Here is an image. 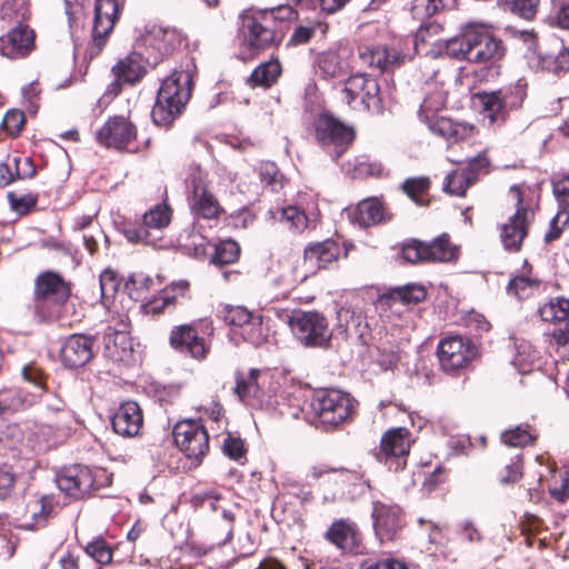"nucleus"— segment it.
Masks as SVG:
<instances>
[{
    "label": "nucleus",
    "mask_w": 569,
    "mask_h": 569,
    "mask_svg": "<svg viewBox=\"0 0 569 569\" xmlns=\"http://www.w3.org/2000/svg\"><path fill=\"white\" fill-rule=\"evenodd\" d=\"M191 76L187 71H174L167 77L157 94L151 117L157 126L168 127L181 112L191 94Z\"/></svg>",
    "instance_id": "obj_2"
},
{
    "label": "nucleus",
    "mask_w": 569,
    "mask_h": 569,
    "mask_svg": "<svg viewBox=\"0 0 569 569\" xmlns=\"http://www.w3.org/2000/svg\"><path fill=\"white\" fill-rule=\"evenodd\" d=\"M292 14L293 11L289 6L242 11L239 18L243 44L250 51H261L279 43L282 36L276 30V21L290 19Z\"/></svg>",
    "instance_id": "obj_1"
},
{
    "label": "nucleus",
    "mask_w": 569,
    "mask_h": 569,
    "mask_svg": "<svg viewBox=\"0 0 569 569\" xmlns=\"http://www.w3.org/2000/svg\"><path fill=\"white\" fill-rule=\"evenodd\" d=\"M278 212L280 213V220L296 232H302L308 227L306 213L295 206L281 208Z\"/></svg>",
    "instance_id": "obj_47"
},
{
    "label": "nucleus",
    "mask_w": 569,
    "mask_h": 569,
    "mask_svg": "<svg viewBox=\"0 0 569 569\" xmlns=\"http://www.w3.org/2000/svg\"><path fill=\"white\" fill-rule=\"evenodd\" d=\"M470 41V22H468L459 36L440 44V51L449 58L469 61Z\"/></svg>",
    "instance_id": "obj_37"
},
{
    "label": "nucleus",
    "mask_w": 569,
    "mask_h": 569,
    "mask_svg": "<svg viewBox=\"0 0 569 569\" xmlns=\"http://www.w3.org/2000/svg\"><path fill=\"white\" fill-rule=\"evenodd\" d=\"M551 22L565 30H569V0H551Z\"/></svg>",
    "instance_id": "obj_55"
},
{
    "label": "nucleus",
    "mask_w": 569,
    "mask_h": 569,
    "mask_svg": "<svg viewBox=\"0 0 569 569\" xmlns=\"http://www.w3.org/2000/svg\"><path fill=\"white\" fill-rule=\"evenodd\" d=\"M499 91L509 109L519 108L526 98V84L520 80L516 84L500 89Z\"/></svg>",
    "instance_id": "obj_52"
},
{
    "label": "nucleus",
    "mask_w": 569,
    "mask_h": 569,
    "mask_svg": "<svg viewBox=\"0 0 569 569\" xmlns=\"http://www.w3.org/2000/svg\"><path fill=\"white\" fill-rule=\"evenodd\" d=\"M22 377L26 381H28L33 390L34 396H41L43 392V381L42 373L39 368L33 365H29L23 367Z\"/></svg>",
    "instance_id": "obj_59"
},
{
    "label": "nucleus",
    "mask_w": 569,
    "mask_h": 569,
    "mask_svg": "<svg viewBox=\"0 0 569 569\" xmlns=\"http://www.w3.org/2000/svg\"><path fill=\"white\" fill-rule=\"evenodd\" d=\"M549 348L555 350L560 359L569 356V326L565 323L563 327L555 329L550 333Z\"/></svg>",
    "instance_id": "obj_49"
},
{
    "label": "nucleus",
    "mask_w": 569,
    "mask_h": 569,
    "mask_svg": "<svg viewBox=\"0 0 569 569\" xmlns=\"http://www.w3.org/2000/svg\"><path fill=\"white\" fill-rule=\"evenodd\" d=\"M339 247L333 241H323L308 246L303 252V261L310 273L327 268L337 260Z\"/></svg>",
    "instance_id": "obj_29"
},
{
    "label": "nucleus",
    "mask_w": 569,
    "mask_h": 569,
    "mask_svg": "<svg viewBox=\"0 0 569 569\" xmlns=\"http://www.w3.org/2000/svg\"><path fill=\"white\" fill-rule=\"evenodd\" d=\"M507 289L518 299H526L539 289V282L536 279L519 276L510 280Z\"/></svg>",
    "instance_id": "obj_44"
},
{
    "label": "nucleus",
    "mask_w": 569,
    "mask_h": 569,
    "mask_svg": "<svg viewBox=\"0 0 569 569\" xmlns=\"http://www.w3.org/2000/svg\"><path fill=\"white\" fill-rule=\"evenodd\" d=\"M93 339L84 335H71L61 348V360L64 366L74 368L81 367L90 361Z\"/></svg>",
    "instance_id": "obj_27"
},
{
    "label": "nucleus",
    "mask_w": 569,
    "mask_h": 569,
    "mask_svg": "<svg viewBox=\"0 0 569 569\" xmlns=\"http://www.w3.org/2000/svg\"><path fill=\"white\" fill-rule=\"evenodd\" d=\"M243 336L253 346H260L266 341V335L262 330L261 321H257L254 318L246 325Z\"/></svg>",
    "instance_id": "obj_60"
},
{
    "label": "nucleus",
    "mask_w": 569,
    "mask_h": 569,
    "mask_svg": "<svg viewBox=\"0 0 569 569\" xmlns=\"http://www.w3.org/2000/svg\"><path fill=\"white\" fill-rule=\"evenodd\" d=\"M114 81L108 88L109 93L118 94L121 84H133L140 81L146 74V62L138 52H132L126 58L120 59L111 69Z\"/></svg>",
    "instance_id": "obj_22"
},
{
    "label": "nucleus",
    "mask_w": 569,
    "mask_h": 569,
    "mask_svg": "<svg viewBox=\"0 0 569 569\" xmlns=\"http://www.w3.org/2000/svg\"><path fill=\"white\" fill-rule=\"evenodd\" d=\"M282 68L277 59L260 63L250 74L247 83L251 88H271L280 78Z\"/></svg>",
    "instance_id": "obj_36"
},
{
    "label": "nucleus",
    "mask_w": 569,
    "mask_h": 569,
    "mask_svg": "<svg viewBox=\"0 0 569 569\" xmlns=\"http://www.w3.org/2000/svg\"><path fill=\"white\" fill-rule=\"evenodd\" d=\"M297 340L305 347H327L332 332L328 319L318 311H296L288 320Z\"/></svg>",
    "instance_id": "obj_4"
},
{
    "label": "nucleus",
    "mask_w": 569,
    "mask_h": 569,
    "mask_svg": "<svg viewBox=\"0 0 569 569\" xmlns=\"http://www.w3.org/2000/svg\"><path fill=\"white\" fill-rule=\"evenodd\" d=\"M410 436V431L402 427L386 431L376 452L377 460L393 472L403 470L411 447Z\"/></svg>",
    "instance_id": "obj_5"
},
{
    "label": "nucleus",
    "mask_w": 569,
    "mask_h": 569,
    "mask_svg": "<svg viewBox=\"0 0 569 569\" xmlns=\"http://www.w3.org/2000/svg\"><path fill=\"white\" fill-rule=\"evenodd\" d=\"M3 19L20 22L30 16L28 0H3L1 6Z\"/></svg>",
    "instance_id": "obj_45"
},
{
    "label": "nucleus",
    "mask_w": 569,
    "mask_h": 569,
    "mask_svg": "<svg viewBox=\"0 0 569 569\" xmlns=\"http://www.w3.org/2000/svg\"><path fill=\"white\" fill-rule=\"evenodd\" d=\"M375 51V61L376 69L381 72L389 71L396 67H399L405 57L397 51L396 49H388L387 47H376Z\"/></svg>",
    "instance_id": "obj_42"
},
{
    "label": "nucleus",
    "mask_w": 569,
    "mask_h": 569,
    "mask_svg": "<svg viewBox=\"0 0 569 569\" xmlns=\"http://www.w3.org/2000/svg\"><path fill=\"white\" fill-rule=\"evenodd\" d=\"M152 283L153 281L149 276L142 272H137L130 276L127 287L130 290V295L136 299H139L142 297L144 291L150 289Z\"/></svg>",
    "instance_id": "obj_57"
},
{
    "label": "nucleus",
    "mask_w": 569,
    "mask_h": 569,
    "mask_svg": "<svg viewBox=\"0 0 569 569\" xmlns=\"http://www.w3.org/2000/svg\"><path fill=\"white\" fill-rule=\"evenodd\" d=\"M389 297L402 305H417L426 299L427 291L422 284L408 283L392 288Z\"/></svg>",
    "instance_id": "obj_40"
},
{
    "label": "nucleus",
    "mask_w": 569,
    "mask_h": 569,
    "mask_svg": "<svg viewBox=\"0 0 569 569\" xmlns=\"http://www.w3.org/2000/svg\"><path fill=\"white\" fill-rule=\"evenodd\" d=\"M58 488L68 496L79 499L93 486V478L89 469L81 466L64 468L57 475Z\"/></svg>",
    "instance_id": "obj_25"
},
{
    "label": "nucleus",
    "mask_w": 569,
    "mask_h": 569,
    "mask_svg": "<svg viewBox=\"0 0 569 569\" xmlns=\"http://www.w3.org/2000/svg\"><path fill=\"white\" fill-rule=\"evenodd\" d=\"M34 296L38 301L62 305L70 296V288L59 274L47 271L37 278Z\"/></svg>",
    "instance_id": "obj_26"
},
{
    "label": "nucleus",
    "mask_w": 569,
    "mask_h": 569,
    "mask_svg": "<svg viewBox=\"0 0 569 569\" xmlns=\"http://www.w3.org/2000/svg\"><path fill=\"white\" fill-rule=\"evenodd\" d=\"M429 187L430 181L425 177L409 178L402 183L403 192L418 204H422L421 197L428 192Z\"/></svg>",
    "instance_id": "obj_50"
},
{
    "label": "nucleus",
    "mask_w": 569,
    "mask_h": 569,
    "mask_svg": "<svg viewBox=\"0 0 569 569\" xmlns=\"http://www.w3.org/2000/svg\"><path fill=\"white\" fill-rule=\"evenodd\" d=\"M428 262H449L456 260L459 253L458 247L450 242L448 234L436 238L432 242H426Z\"/></svg>",
    "instance_id": "obj_38"
},
{
    "label": "nucleus",
    "mask_w": 569,
    "mask_h": 569,
    "mask_svg": "<svg viewBox=\"0 0 569 569\" xmlns=\"http://www.w3.org/2000/svg\"><path fill=\"white\" fill-rule=\"evenodd\" d=\"M509 4L512 13L531 20L538 11L539 0H509Z\"/></svg>",
    "instance_id": "obj_58"
},
{
    "label": "nucleus",
    "mask_w": 569,
    "mask_h": 569,
    "mask_svg": "<svg viewBox=\"0 0 569 569\" xmlns=\"http://www.w3.org/2000/svg\"><path fill=\"white\" fill-rule=\"evenodd\" d=\"M549 491L559 502H563L569 498V469L560 475L559 483L555 482L550 486Z\"/></svg>",
    "instance_id": "obj_61"
},
{
    "label": "nucleus",
    "mask_w": 569,
    "mask_h": 569,
    "mask_svg": "<svg viewBox=\"0 0 569 569\" xmlns=\"http://www.w3.org/2000/svg\"><path fill=\"white\" fill-rule=\"evenodd\" d=\"M372 518L376 536L381 542L393 540L403 525L401 509L397 505L375 502Z\"/></svg>",
    "instance_id": "obj_20"
},
{
    "label": "nucleus",
    "mask_w": 569,
    "mask_h": 569,
    "mask_svg": "<svg viewBox=\"0 0 569 569\" xmlns=\"http://www.w3.org/2000/svg\"><path fill=\"white\" fill-rule=\"evenodd\" d=\"M2 122L11 134H17L24 124V114L19 110H10L6 113Z\"/></svg>",
    "instance_id": "obj_62"
},
{
    "label": "nucleus",
    "mask_w": 569,
    "mask_h": 569,
    "mask_svg": "<svg viewBox=\"0 0 569 569\" xmlns=\"http://www.w3.org/2000/svg\"><path fill=\"white\" fill-rule=\"evenodd\" d=\"M142 422L141 409L134 401L121 403L111 419L114 432L122 437L137 436L142 427Z\"/></svg>",
    "instance_id": "obj_28"
},
{
    "label": "nucleus",
    "mask_w": 569,
    "mask_h": 569,
    "mask_svg": "<svg viewBox=\"0 0 569 569\" xmlns=\"http://www.w3.org/2000/svg\"><path fill=\"white\" fill-rule=\"evenodd\" d=\"M192 189L189 202L194 219H217L222 212V208L216 197L208 190L201 177L192 178Z\"/></svg>",
    "instance_id": "obj_23"
},
{
    "label": "nucleus",
    "mask_w": 569,
    "mask_h": 569,
    "mask_svg": "<svg viewBox=\"0 0 569 569\" xmlns=\"http://www.w3.org/2000/svg\"><path fill=\"white\" fill-rule=\"evenodd\" d=\"M346 53V49H329L320 52L315 60L317 71L326 79L340 77L347 68Z\"/></svg>",
    "instance_id": "obj_34"
},
{
    "label": "nucleus",
    "mask_w": 569,
    "mask_h": 569,
    "mask_svg": "<svg viewBox=\"0 0 569 569\" xmlns=\"http://www.w3.org/2000/svg\"><path fill=\"white\" fill-rule=\"evenodd\" d=\"M104 356L114 362H127L132 357V341L123 330L108 328L103 335Z\"/></svg>",
    "instance_id": "obj_30"
},
{
    "label": "nucleus",
    "mask_w": 569,
    "mask_h": 569,
    "mask_svg": "<svg viewBox=\"0 0 569 569\" xmlns=\"http://www.w3.org/2000/svg\"><path fill=\"white\" fill-rule=\"evenodd\" d=\"M176 445L188 457L202 458L209 450V436L204 427L194 420L178 422L172 431Z\"/></svg>",
    "instance_id": "obj_12"
},
{
    "label": "nucleus",
    "mask_w": 569,
    "mask_h": 569,
    "mask_svg": "<svg viewBox=\"0 0 569 569\" xmlns=\"http://www.w3.org/2000/svg\"><path fill=\"white\" fill-rule=\"evenodd\" d=\"M553 193L559 203V211L551 221L552 230L546 236L548 241L557 239L561 232L557 224L566 226L569 223V174L553 182Z\"/></svg>",
    "instance_id": "obj_33"
},
{
    "label": "nucleus",
    "mask_w": 569,
    "mask_h": 569,
    "mask_svg": "<svg viewBox=\"0 0 569 569\" xmlns=\"http://www.w3.org/2000/svg\"><path fill=\"white\" fill-rule=\"evenodd\" d=\"M84 551L100 565H109L112 561V549L102 538H96L87 543Z\"/></svg>",
    "instance_id": "obj_48"
},
{
    "label": "nucleus",
    "mask_w": 569,
    "mask_h": 569,
    "mask_svg": "<svg viewBox=\"0 0 569 569\" xmlns=\"http://www.w3.org/2000/svg\"><path fill=\"white\" fill-rule=\"evenodd\" d=\"M402 258L410 263L428 262L426 242L411 240L402 247Z\"/></svg>",
    "instance_id": "obj_54"
},
{
    "label": "nucleus",
    "mask_w": 569,
    "mask_h": 569,
    "mask_svg": "<svg viewBox=\"0 0 569 569\" xmlns=\"http://www.w3.org/2000/svg\"><path fill=\"white\" fill-rule=\"evenodd\" d=\"M356 402L349 393L329 388L317 390L310 400L315 423L323 429H333L353 413Z\"/></svg>",
    "instance_id": "obj_3"
},
{
    "label": "nucleus",
    "mask_w": 569,
    "mask_h": 569,
    "mask_svg": "<svg viewBox=\"0 0 569 569\" xmlns=\"http://www.w3.org/2000/svg\"><path fill=\"white\" fill-rule=\"evenodd\" d=\"M137 138V129L132 122L124 117L109 119L98 131L99 143L119 150L136 151L133 146Z\"/></svg>",
    "instance_id": "obj_14"
},
{
    "label": "nucleus",
    "mask_w": 569,
    "mask_h": 569,
    "mask_svg": "<svg viewBox=\"0 0 569 569\" xmlns=\"http://www.w3.org/2000/svg\"><path fill=\"white\" fill-rule=\"evenodd\" d=\"M138 44L152 49L160 56L170 53L173 47L179 43V34L176 29L163 27L157 22H147L138 29Z\"/></svg>",
    "instance_id": "obj_18"
},
{
    "label": "nucleus",
    "mask_w": 569,
    "mask_h": 569,
    "mask_svg": "<svg viewBox=\"0 0 569 569\" xmlns=\"http://www.w3.org/2000/svg\"><path fill=\"white\" fill-rule=\"evenodd\" d=\"M223 452L233 460L241 459L244 456L243 441L229 435L223 440Z\"/></svg>",
    "instance_id": "obj_63"
},
{
    "label": "nucleus",
    "mask_w": 569,
    "mask_h": 569,
    "mask_svg": "<svg viewBox=\"0 0 569 569\" xmlns=\"http://www.w3.org/2000/svg\"><path fill=\"white\" fill-rule=\"evenodd\" d=\"M189 291L187 280L173 281L167 286L158 297L149 300L142 306L146 315H159L168 308L176 306L179 297H186Z\"/></svg>",
    "instance_id": "obj_32"
},
{
    "label": "nucleus",
    "mask_w": 569,
    "mask_h": 569,
    "mask_svg": "<svg viewBox=\"0 0 569 569\" xmlns=\"http://www.w3.org/2000/svg\"><path fill=\"white\" fill-rule=\"evenodd\" d=\"M349 216L352 222L363 228L376 226L390 219L378 198L361 200L357 207L350 211Z\"/></svg>",
    "instance_id": "obj_31"
},
{
    "label": "nucleus",
    "mask_w": 569,
    "mask_h": 569,
    "mask_svg": "<svg viewBox=\"0 0 569 569\" xmlns=\"http://www.w3.org/2000/svg\"><path fill=\"white\" fill-rule=\"evenodd\" d=\"M318 142L325 148L333 149V158L338 159L350 146L355 138L352 128L327 113L320 114L315 121Z\"/></svg>",
    "instance_id": "obj_10"
},
{
    "label": "nucleus",
    "mask_w": 569,
    "mask_h": 569,
    "mask_svg": "<svg viewBox=\"0 0 569 569\" xmlns=\"http://www.w3.org/2000/svg\"><path fill=\"white\" fill-rule=\"evenodd\" d=\"M240 254L239 244L231 239L222 240L214 244V253L211 261L214 264L223 266L237 261Z\"/></svg>",
    "instance_id": "obj_41"
},
{
    "label": "nucleus",
    "mask_w": 569,
    "mask_h": 569,
    "mask_svg": "<svg viewBox=\"0 0 569 569\" xmlns=\"http://www.w3.org/2000/svg\"><path fill=\"white\" fill-rule=\"evenodd\" d=\"M171 210L167 204H157L142 216L139 226L128 227L124 237L130 242L156 246L159 233L169 226Z\"/></svg>",
    "instance_id": "obj_9"
},
{
    "label": "nucleus",
    "mask_w": 569,
    "mask_h": 569,
    "mask_svg": "<svg viewBox=\"0 0 569 569\" xmlns=\"http://www.w3.org/2000/svg\"><path fill=\"white\" fill-rule=\"evenodd\" d=\"M260 376L259 369H250L247 375L237 373V385L234 388L236 393L240 399L254 397L258 393V378Z\"/></svg>",
    "instance_id": "obj_43"
},
{
    "label": "nucleus",
    "mask_w": 569,
    "mask_h": 569,
    "mask_svg": "<svg viewBox=\"0 0 569 569\" xmlns=\"http://www.w3.org/2000/svg\"><path fill=\"white\" fill-rule=\"evenodd\" d=\"M493 24L489 22L470 21V58L472 63H491L502 59L505 48L501 40L490 33Z\"/></svg>",
    "instance_id": "obj_6"
},
{
    "label": "nucleus",
    "mask_w": 569,
    "mask_h": 569,
    "mask_svg": "<svg viewBox=\"0 0 569 569\" xmlns=\"http://www.w3.org/2000/svg\"><path fill=\"white\" fill-rule=\"evenodd\" d=\"M325 537L342 552H361V535L352 521L340 519L332 522L326 531Z\"/></svg>",
    "instance_id": "obj_24"
},
{
    "label": "nucleus",
    "mask_w": 569,
    "mask_h": 569,
    "mask_svg": "<svg viewBox=\"0 0 569 569\" xmlns=\"http://www.w3.org/2000/svg\"><path fill=\"white\" fill-rule=\"evenodd\" d=\"M170 345L176 350L197 360L204 359L209 352V346L204 338L200 337L191 325L174 327L170 332Z\"/></svg>",
    "instance_id": "obj_21"
},
{
    "label": "nucleus",
    "mask_w": 569,
    "mask_h": 569,
    "mask_svg": "<svg viewBox=\"0 0 569 569\" xmlns=\"http://www.w3.org/2000/svg\"><path fill=\"white\" fill-rule=\"evenodd\" d=\"M119 7L116 0H96L90 57L101 53L118 20Z\"/></svg>",
    "instance_id": "obj_13"
},
{
    "label": "nucleus",
    "mask_w": 569,
    "mask_h": 569,
    "mask_svg": "<svg viewBox=\"0 0 569 569\" xmlns=\"http://www.w3.org/2000/svg\"><path fill=\"white\" fill-rule=\"evenodd\" d=\"M455 535L461 541L476 543L482 540V533L471 520H463L456 525Z\"/></svg>",
    "instance_id": "obj_53"
},
{
    "label": "nucleus",
    "mask_w": 569,
    "mask_h": 569,
    "mask_svg": "<svg viewBox=\"0 0 569 569\" xmlns=\"http://www.w3.org/2000/svg\"><path fill=\"white\" fill-rule=\"evenodd\" d=\"M489 160L485 154L469 159L466 167L451 171L443 181V190L450 194L462 197L467 189L476 183L478 176L486 171Z\"/></svg>",
    "instance_id": "obj_16"
},
{
    "label": "nucleus",
    "mask_w": 569,
    "mask_h": 569,
    "mask_svg": "<svg viewBox=\"0 0 569 569\" xmlns=\"http://www.w3.org/2000/svg\"><path fill=\"white\" fill-rule=\"evenodd\" d=\"M53 510V497L34 493L17 510L19 527L34 530L43 527Z\"/></svg>",
    "instance_id": "obj_17"
},
{
    "label": "nucleus",
    "mask_w": 569,
    "mask_h": 569,
    "mask_svg": "<svg viewBox=\"0 0 569 569\" xmlns=\"http://www.w3.org/2000/svg\"><path fill=\"white\" fill-rule=\"evenodd\" d=\"M510 194L516 199L517 211L501 228V241L507 250L520 249L529 226V210L522 206V193L519 187L512 186Z\"/></svg>",
    "instance_id": "obj_15"
},
{
    "label": "nucleus",
    "mask_w": 569,
    "mask_h": 569,
    "mask_svg": "<svg viewBox=\"0 0 569 569\" xmlns=\"http://www.w3.org/2000/svg\"><path fill=\"white\" fill-rule=\"evenodd\" d=\"M442 106L443 99L441 97H438L436 101H432L431 98H427L420 106V117L428 124L430 131L451 142L469 138L473 132L472 126L456 122L446 117L429 116V112H433Z\"/></svg>",
    "instance_id": "obj_8"
},
{
    "label": "nucleus",
    "mask_w": 569,
    "mask_h": 569,
    "mask_svg": "<svg viewBox=\"0 0 569 569\" xmlns=\"http://www.w3.org/2000/svg\"><path fill=\"white\" fill-rule=\"evenodd\" d=\"M34 31L19 23L0 37V56L12 60L23 59L34 50Z\"/></svg>",
    "instance_id": "obj_19"
},
{
    "label": "nucleus",
    "mask_w": 569,
    "mask_h": 569,
    "mask_svg": "<svg viewBox=\"0 0 569 569\" xmlns=\"http://www.w3.org/2000/svg\"><path fill=\"white\" fill-rule=\"evenodd\" d=\"M379 86L373 78L366 74H355L348 78L342 90V99L353 110H379L381 99Z\"/></svg>",
    "instance_id": "obj_7"
},
{
    "label": "nucleus",
    "mask_w": 569,
    "mask_h": 569,
    "mask_svg": "<svg viewBox=\"0 0 569 569\" xmlns=\"http://www.w3.org/2000/svg\"><path fill=\"white\" fill-rule=\"evenodd\" d=\"M533 436L528 427L518 426L513 429L506 430L501 435V440L509 447H525L533 440Z\"/></svg>",
    "instance_id": "obj_51"
},
{
    "label": "nucleus",
    "mask_w": 569,
    "mask_h": 569,
    "mask_svg": "<svg viewBox=\"0 0 569 569\" xmlns=\"http://www.w3.org/2000/svg\"><path fill=\"white\" fill-rule=\"evenodd\" d=\"M475 101L481 109V112L489 119L490 123L505 119L507 106L500 91L479 92L475 96Z\"/></svg>",
    "instance_id": "obj_35"
},
{
    "label": "nucleus",
    "mask_w": 569,
    "mask_h": 569,
    "mask_svg": "<svg viewBox=\"0 0 569 569\" xmlns=\"http://www.w3.org/2000/svg\"><path fill=\"white\" fill-rule=\"evenodd\" d=\"M260 179L273 192L282 188V176L273 163H267L260 168Z\"/></svg>",
    "instance_id": "obj_56"
},
{
    "label": "nucleus",
    "mask_w": 569,
    "mask_h": 569,
    "mask_svg": "<svg viewBox=\"0 0 569 569\" xmlns=\"http://www.w3.org/2000/svg\"><path fill=\"white\" fill-rule=\"evenodd\" d=\"M438 357L441 368L453 373L465 367L476 357V348L471 341L461 336H449L440 340Z\"/></svg>",
    "instance_id": "obj_11"
},
{
    "label": "nucleus",
    "mask_w": 569,
    "mask_h": 569,
    "mask_svg": "<svg viewBox=\"0 0 569 569\" xmlns=\"http://www.w3.org/2000/svg\"><path fill=\"white\" fill-rule=\"evenodd\" d=\"M539 315L543 321L568 323L569 299L557 298L550 300L539 308Z\"/></svg>",
    "instance_id": "obj_39"
},
{
    "label": "nucleus",
    "mask_w": 569,
    "mask_h": 569,
    "mask_svg": "<svg viewBox=\"0 0 569 569\" xmlns=\"http://www.w3.org/2000/svg\"><path fill=\"white\" fill-rule=\"evenodd\" d=\"M442 0H413L412 11L416 16L430 17L438 12Z\"/></svg>",
    "instance_id": "obj_64"
},
{
    "label": "nucleus",
    "mask_w": 569,
    "mask_h": 569,
    "mask_svg": "<svg viewBox=\"0 0 569 569\" xmlns=\"http://www.w3.org/2000/svg\"><path fill=\"white\" fill-rule=\"evenodd\" d=\"M219 317L229 326L242 327L248 325L252 315L243 307L240 306H223L219 310Z\"/></svg>",
    "instance_id": "obj_46"
}]
</instances>
